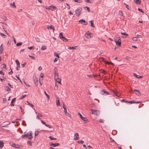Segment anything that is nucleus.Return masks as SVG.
I'll list each match as a JSON object with an SVG mask.
<instances>
[{"mask_svg":"<svg viewBox=\"0 0 149 149\" xmlns=\"http://www.w3.org/2000/svg\"><path fill=\"white\" fill-rule=\"evenodd\" d=\"M119 13L120 15H123V13L122 11H120Z\"/></svg>","mask_w":149,"mask_h":149,"instance_id":"63","label":"nucleus"},{"mask_svg":"<svg viewBox=\"0 0 149 149\" xmlns=\"http://www.w3.org/2000/svg\"><path fill=\"white\" fill-rule=\"evenodd\" d=\"M42 116L41 114L39 113L38 114V115L37 116L36 118L40 120V118H39L38 117H41Z\"/></svg>","mask_w":149,"mask_h":149,"instance_id":"30","label":"nucleus"},{"mask_svg":"<svg viewBox=\"0 0 149 149\" xmlns=\"http://www.w3.org/2000/svg\"><path fill=\"white\" fill-rule=\"evenodd\" d=\"M8 85L12 88H13V86H12L11 84H10L9 83H8Z\"/></svg>","mask_w":149,"mask_h":149,"instance_id":"56","label":"nucleus"},{"mask_svg":"<svg viewBox=\"0 0 149 149\" xmlns=\"http://www.w3.org/2000/svg\"><path fill=\"white\" fill-rule=\"evenodd\" d=\"M50 145L51 146H53V147H56L57 146H58L60 145V144L59 143H52Z\"/></svg>","mask_w":149,"mask_h":149,"instance_id":"13","label":"nucleus"},{"mask_svg":"<svg viewBox=\"0 0 149 149\" xmlns=\"http://www.w3.org/2000/svg\"><path fill=\"white\" fill-rule=\"evenodd\" d=\"M138 10L140 12H142V13H143V10H142L141 9H140V8H139L138 9Z\"/></svg>","mask_w":149,"mask_h":149,"instance_id":"58","label":"nucleus"},{"mask_svg":"<svg viewBox=\"0 0 149 149\" xmlns=\"http://www.w3.org/2000/svg\"><path fill=\"white\" fill-rule=\"evenodd\" d=\"M36 41L38 42H40V39L39 38H36Z\"/></svg>","mask_w":149,"mask_h":149,"instance_id":"57","label":"nucleus"},{"mask_svg":"<svg viewBox=\"0 0 149 149\" xmlns=\"http://www.w3.org/2000/svg\"><path fill=\"white\" fill-rule=\"evenodd\" d=\"M46 8L48 10H51L52 11H53L54 9L56 8V7L54 6H51L47 8Z\"/></svg>","mask_w":149,"mask_h":149,"instance_id":"8","label":"nucleus"},{"mask_svg":"<svg viewBox=\"0 0 149 149\" xmlns=\"http://www.w3.org/2000/svg\"><path fill=\"white\" fill-rule=\"evenodd\" d=\"M100 93L102 95H107L109 94V93L108 92L106 91H104V90H102L101 91Z\"/></svg>","mask_w":149,"mask_h":149,"instance_id":"9","label":"nucleus"},{"mask_svg":"<svg viewBox=\"0 0 149 149\" xmlns=\"http://www.w3.org/2000/svg\"><path fill=\"white\" fill-rule=\"evenodd\" d=\"M13 147L15 148H19V146L18 145H17L15 144L14 143L13 144Z\"/></svg>","mask_w":149,"mask_h":149,"instance_id":"32","label":"nucleus"},{"mask_svg":"<svg viewBox=\"0 0 149 149\" xmlns=\"http://www.w3.org/2000/svg\"><path fill=\"white\" fill-rule=\"evenodd\" d=\"M22 138H24L25 137H26V138H28L29 137V134H24L22 136Z\"/></svg>","mask_w":149,"mask_h":149,"instance_id":"25","label":"nucleus"},{"mask_svg":"<svg viewBox=\"0 0 149 149\" xmlns=\"http://www.w3.org/2000/svg\"><path fill=\"white\" fill-rule=\"evenodd\" d=\"M132 39L133 40V41H136L137 40V37H133L132 38Z\"/></svg>","mask_w":149,"mask_h":149,"instance_id":"42","label":"nucleus"},{"mask_svg":"<svg viewBox=\"0 0 149 149\" xmlns=\"http://www.w3.org/2000/svg\"><path fill=\"white\" fill-rule=\"evenodd\" d=\"M84 8H87V10H88L89 12H90V10L89 9V8H88V7H84Z\"/></svg>","mask_w":149,"mask_h":149,"instance_id":"49","label":"nucleus"},{"mask_svg":"<svg viewBox=\"0 0 149 149\" xmlns=\"http://www.w3.org/2000/svg\"><path fill=\"white\" fill-rule=\"evenodd\" d=\"M90 34V33H86L85 34V36L87 37L88 38H90L91 37Z\"/></svg>","mask_w":149,"mask_h":149,"instance_id":"31","label":"nucleus"},{"mask_svg":"<svg viewBox=\"0 0 149 149\" xmlns=\"http://www.w3.org/2000/svg\"><path fill=\"white\" fill-rule=\"evenodd\" d=\"M99 122L100 123H103L104 120H103V119H101L100 120Z\"/></svg>","mask_w":149,"mask_h":149,"instance_id":"51","label":"nucleus"},{"mask_svg":"<svg viewBox=\"0 0 149 149\" xmlns=\"http://www.w3.org/2000/svg\"><path fill=\"white\" fill-rule=\"evenodd\" d=\"M49 138L51 140H56L57 139L56 138H54L52 137V136H50L49 137Z\"/></svg>","mask_w":149,"mask_h":149,"instance_id":"46","label":"nucleus"},{"mask_svg":"<svg viewBox=\"0 0 149 149\" xmlns=\"http://www.w3.org/2000/svg\"><path fill=\"white\" fill-rule=\"evenodd\" d=\"M76 46L75 47H69L68 48L69 49H76Z\"/></svg>","mask_w":149,"mask_h":149,"instance_id":"36","label":"nucleus"},{"mask_svg":"<svg viewBox=\"0 0 149 149\" xmlns=\"http://www.w3.org/2000/svg\"><path fill=\"white\" fill-rule=\"evenodd\" d=\"M57 68L55 67L54 68V78L55 80L58 79V74Z\"/></svg>","mask_w":149,"mask_h":149,"instance_id":"2","label":"nucleus"},{"mask_svg":"<svg viewBox=\"0 0 149 149\" xmlns=\"http://www.w3.org/2000/svg\"><path fill=\"white\" fill-rule=\"evenodd\" d=\"M124 4L125 5L127 8L129 9L130 10L131 9V8L127 4H126L124 3Z\"/></svg>","mask_w":149,"mask_h":149,"instance_id":"21","label":"nucleus"},{"mask_svg":"<svg viewBox=\"0 0 149 149\" xmlns=\"http://www.w3.org/2000/svg\"><path fill=\"white\" fill-rule=\"evenodd\" d=\"M91 112L92 114H95L97 116L99 115L100 113V112L99 111L97 110H94L92 109L91 110Z\"/></svg>","mask_w":149,"mask_h":149,"instance_id":"3","label":"nucleus"},{"mask_svg":"<svg viewBox=\"0 0 149 149\" xmlns=\"http://www.w3.org/2000/svg\"><path fill=\"white\" fill-rule=\"evenodd\" d=\"M74 1L75 2H77L79 3L81 2V1H79V0H74Z\"/></svg>","mask_w":149,"mask_h":149,"instance_id":"55","label":"nucleus"},{"mask_svg":"<svg viewBox=\"0 0 149 149\" xmlns=\"http://www.w3.org/2000/svg\"><path fill=\"white\" fill-rule=\"evenodd\" d=\"M81 21H83V22H84V23H86V22L85 20L83 19H81L79 20V22H81Z\"/></svg>","mask_w":149,"mask_h":149,"instance_id":"59","label":"nucleus"},{"mask_svg":"<svg viewBox=\"0 0 149 149\" xmlns=\"http://www.w3.org/2000/svg\"><path fill=\"white\" fill-rule=\"evenodd\" d=\"M57 99H58L57 100L56 102V104L57 106H59L60 105V102H59V100L58 98H56Z\"/></svg>","mask_w":149,"mask_h":149,"instance_id":"20","label":"nucleus"},{"mask_svg":"<svg viewBox=\"0 0 149 149\" xmlns=\"http://www.w3.org/2000/svg\"><path fill=\"white\" fill-rule=\"evenodd\" d=\"M122 101L128 103V102L125 99H123Z\"/></svg>","mask_w":149,"mask_h":149,"instance_id":"61","label":"nucleus"},{"mask_svg":"<svg viewBox=\"0 0 149 149\" xmlns=\"http://www.w3.org/2000/svg\"><path fill=\"white\" fill-rule=\"evenodd\" d=\"M100 61H102L104 63H105V62L106 61H105V59L103 58H100Z\"/></svg>","mask_w":149,"mask_h":149,"instance_id":"29","label":"nucleus"},{"mask_svg":"<svg viewBox=\"0 0 149 149\" xmlns=\"http://www.w3.org/2000/svg\"><path fill=\"white\" fill-rule=\"evenodd\" d=\"M87 76L88 77L90 78H93V77H95V76H93V75H87Z\"/></svg>","mask_w":149,"mask_h":149,"instance_id":"47","label":"nucleus"},{"mask_svg":"<svg viewBox=\"0 0 149 149\" xmlns=\"http://www.w3.org/2000/svg\"><path fill=\"white\" fill-rule=\"evenodd\" d=\"M1 17L2 19H3L5 21L8 20L6 18V17L4 16H1Z\"/></svg>","mask_w":149,"mask_h":149,"instance_id":"28","label":"nucleus"},{"mask_svg":"<svg viewBox=\"0 0 149 149\" xmlns=\"http://www.w3.org/2000/svg\"><path fill=\"white\" fill-rule=\"evenodd\" d=\"M22 44V42H18L17 44L16 45L17 46H19L21 45Z\"/></svg>","mask_w":149,"mask_h":149,"instance_id":"39","label":"nucleus"},{"mask_svg":"<svg viewBox=\"0 0 149 149\" xmlns=\"http://www.w3.org/2000/svg\"><path fill=\"white\" fill-rule=\"evenodd\" d=\"M45 95H46L47 98L48 99H49V95L46 93V91H45Z\"/></svg>","mask_w":149,"mask_h":149,"instance_id":"43","label":"nucleus"},{"mask_svg":"<svg viewBox=\"0 0 149 149\" xmlns=\"http://www.w3.org/2000/svg\"><path fill=\"white\" fill-rule=\"evenodd\" d=\"M115 41L116 45L118 46H120L121 44V40L120 38L118 39V40L116 38H115Z\"/></svg>","mask_w":149,"mask_h":149,"instance_id":"4","label":"nucleus"},{"mask_svg":"<svg viewBox=\"0 0 149 149\" xmlns=\"http://www.w3.org/2000/svg\"><path fill=\"white\" fill-rule=\"evenodd\" d=\"M58 59L57 58H56L54 59V62H56V61H58Z\"/></svg>","mask_w":149,"mask_h":149,"instance_id":"64","label":"nucleus"},{"mask_svg":"<svg viewBox=\"0 0 149 149\" xmlns=\"http://www.w3.org/2000/svg\"><path fill=\"white\" fill-rule=\"evenodd\" d=\"M39 132L38 131H36L35 132V136H37L38 134V133H39Z\"/></svg>","mask_w":149,"mask_h":149,"instance_id":"40","label":"nucleus"},{"mask_svg":"<svg viewBox=\"0 0 149 149\" xmlns=\"http://www.w3.org/2000/svg\"><path fill=\"white\" fill-rule=\"evenodd\" d=\"M10 5L12 6H13L14 8H16V6L15 5V3L14 2H13V4L11 3H10Z\"/></svg>","mask_w":149,"mask_h":149,"instance_id":"44","label":"nucleus"},{"mask_svg":"<svg viewBox=\"0 0 149 149\" xmlns=\"http://www.w3.org/2000/svg\"><path fill=\"white\" fill-rule=\"evenodd\" d=\"M128 103H130L131 104H132L133 103H140V102H134L133 101H130Z\"/></svg>","mask_w":149,"mask_h":149,"instance_id":"26","label":"nucleus"},{"mask_svg":"<svg viewBox=\"0 0 149 149\" xmlns=\"http://www.w3.org/2000/svg\"><path fill=\"white\" fill-rule=\"evenodd\" d=\"M135 2L137 4H140L141 3V2L139 0H134Z\"/></svg>","mask_w":149,"mask_h":149,"instance_id":"23","label":"nucleus"},{"mask_svg":"<svg viewBox=\"0 0 149 149\" xmlns=\"http://www.w3.org/2000/svg\"><path fill=\"white\" fill-rule=\"evenodd\" d=\"M15 62L17 64L16 70H19V68H20L19 62L17 60H16Z\"/></svg>","mask_w":149,"mask_h":149,"instance_id":"7","label":"nucleus"},{"mask_svg":"<svg viewBox=\"0 0 149 149\" xmlns=\"http://www.w3.org/2000/svg\"><path fill=\"white\" fill-rule=\"evenodd\" d=\"M54 54L55 56L57 57L58 58H59V56L58 55V54H57L56 52L54 53Z\"/></svg>","mask_w":149,"mask_h":149,"instance_id":"45","label":"nucleus"},{"mask_svg":"<svg viewBox=\"0 0 149 149\" xmlns=\"http://www.w3.org/2000/svg\"><path fill=\"white\" fill-rule=\"evenodd\" d=\"M6 122H3L2 124L3 125L2 126L3 127H8L7 126L8 125L10 124V123H8L7 124H5V123H6Z\"/></svg>","mask_w":149,"mask_h":149,"instance_id":"14","label":"nucleus"},{"mask_svg":"<svg viewBox=\"0 0 149 149\" xmlns=\"http://www.w3.org/2000/svg\"><path fill=\"white\" fill-rule=\"evenodd\" d=\"M121 34L125 35V36H128V34H127L126 33L124 32V33H121Z\"/></svg>","mask_w":149,"mask_h":149,"instance_id":"41","label":"nucleus"},{"mask_svg":"<svg viewBox=\"0 0 149 149\" xmlns=\"http://www.w3.org/2000/svg\"><path fill=\"white\" fill-rule=\"evenodd\" d=\"M59 37H60V38L63 41L66 42H67L68 41V39H67L63 36L62 33H60Z\"/></svg>","mask_w":149,"mask_h":149,"instance_id":"5","label":"nucleus"},{"mask_svg":"<svg viewBox=\"0 0 149 149\" xmlns=\"http://www.w3.org/2000/svg\"><path fill=\"white\" fill-rule=\"evenodd\" d=\"M20 108L21 109V111L23 112V113L24 114V110L22 109L21 107H20Z\"/></svg>","mask_w":149,"mask_h":149,"instance_id":"60","label":"nucleus"},{"mask_svg":"<svg viewBox=\"0 0 149 149\" xmlns=\"http://www.w3.org/2000/svg\"><path fill=\"white\" fill-rule=\"evenodd\" d=\"M28 138L29 139H32V134L31 133H30V134L29 135Z\"/></svg>","mask_w":149,"mask_h":149,"instance_id":"38","label":"nucleus"},{"mask_svg":"<svg viewBox=\"0 0 149 149\" xmlns=\"http://www.w3.org/2000/svg\"><path fill=\"white\" fill-rule=\"evenodd\" d=\"M0 74L3 75L4 74V73L2 71H0Z\"/></svg>","mask_w":149,"mask_h":149,"instance_id":"62","label":"nucleus"},{"mask_svg":"<svg viewBox=\"0 0 149 149\" xmlns=\"http://www.w3.org/2000/svg\"><path fill=\"white\" fill-rule=\"evenodd\" d=\"M134 75L135 76V77L137 78H141L143 77V76H139V75H136L135 73H134Z\"/></svg>","mask_w":149,"mask_h":149,"instance_id":"24","label":"nucleus"},{"mask_svg":"<svg viewBox=\"0 0 149 149\" xmlns=\"http://www.w3.org/2000/svg\"><path fill=\"white\" fill-rule=\"evenodd\" d=\"M38 79H37L36 76L35 75L33 76V81L34 82L35 84L37 85V82L38 81Z\"/></svg>","mask_w":149,"mask_h":149,"instance_id":"6","label":"nucleus"},{"mask_svg":"<svg viewBox=\"0 0 149 149\" xmlns=\"http://www.w3.org/2000/svg\"><path fill=\"white\" fill-rule=\"evenodd\" d=\"M0 35L4 38H5L6 37V35L2 33H0Z\"/></svg>","mask_w":149,"mask_h":149,"instance_id":"37","label":"nucleus"},{"mask_svg":"<svg viewBox=\"0 0 149 149\" xmlns=\"http://www.w3.org/2000/svg\"><path fill=\"white\" fill-rule=\"evenodd\" d=\"M64 112H65V114L67 116H68L69 117L70 116V114L68 113L67 112V108H64Z\"/></svg>","mask_w":149,"mask_h":149,"instance_id":"15","label":"nucleus"},{"mask_svg":"<svg viewBox=\"0 0 149 149\" xmlns=\"http://www.w3.org/2000/svg\"><path fill=\"white\" fill-rule=\"evenodd\" d=\"M29 56L32 59L35 60V58L33 56L29 55Z\"/></svg>","mask_w":149,"mask_h":149,"instance_id":"48","label":"nucleus"},{"mask_svg":"<svg viewBox=\"0 0 149 149\" xmlns=\"http://www.w3.org/2000/svg\"><path fill=\"white\" fill-rule=\"evenodd\" d=\"M134 91H136V93L137 95L138 96H140L141 95V94L139 92V90H134Z\"/></svg>","mask_w":149,"mask_h":149,"instance_id":"19","label":"nucleus"},{"mask_svg":"<svg viewBox=\"0 0 149 149\" xmlns=\"http://www.w3.org/2000/svg\"><path fill=\"white\" fill-rule=\"evenodd\" d=\"M82 10V8L81 7H78L75 11V13L77 15V16L78 17L79 16L81 13Z\"/></svg>","mask_w":149,"mask_h":149,"instance_id":"1","label":"nucleus"},{"mask_svg":"<svg viewBox=\"0 0 149 149\" xmlns=\"http://www.w3.org/2000/svg\"><path fill=\"white\" fill-rule=\"evenodd\" d=\"M26 64V63L24 62L23 64H22V67H24L25 66Z\"/></svg>","mask_w":149,"mask_h":149,"instance_id":"50","label":"nucleus"},{"mask_svg":"<svg viewBox=\"0 0 149 149\" xmlns=\"http://www.w3.org/2000/svg\"><path fill=\"white\" fill-rule=\"evenodd\" d=\"M27 143L30 146L31 145V143L30 141H28L27 142Z\"/></svg>","mask_w":149,"mask_h":149,"instance_id":"52","label":"nucleus"},{"mask_svg":"<svg viewBox=\"0 0 149 149\" xmlns=\"http://www.w3.org/2000/svg\"><path fill=\"white\" fill-rule=\"evenodd\" d=\"M77 142L78 143H83L84 142V141L82 140H81L79 141H77Z\"/></svg>","mask_w":149,"mask_h":149,"instance_id":"54","label":"nucleus"},{"mask_svg":"<svg viewBox=\"0 0 149 149\" xmlns=\"http://www.w3.org/2000/svg\"><path fill=\"white\" fill-rule=\"evenodd\" d=\"M28 49H34V47L33 46H31V47H28Z\"/></svg>","mask_w":149,"mask_h":149,"instance_id":"53","label":"nucleus"},{"mask_svg":"<svg viewBox=\"0 0 149 149\" xmlns=\"http://www.w3.org/2000/svg\"><path fill=\"white\" fill-rule=\"evenodd\" d=\"M5 90L7 91H10L11 89L8 86H7L5 88Z\"/></svg>","mask_w":149,"mask_h":149,"instance_id":"22","label":"nucleus"},{"mask_svg":"<svg viewBox=\"0 0 149 149\" xmlns=\"http://www.w3.org/2000/svg\"><path fill=\"white\" fill-rule=\"evenodd\" d=\"M74 137H75L74 138V140L76 141L79 138V134L78 133H75L74 134Z\"/></svg>","mask_w":149,"mask_h":149,"instance_id":"12","label":"nucleus"},{"mask_svg":"<svg viewBox=\"0 0 149 149\" xmlns=\"http://www.w3.org/2000/svg\"><path fill=\"white\" fill-rule=\"evenodd\" d=\"M78 113V114L79 115L81 118L82 119L84 120V121H87V119L86 118L83 117L80 113L79 112Z\"/></svg>","mask_w":149,"mask_h":149,"instance_id":"11","label":"nucleus"},{"mask_svg":"<svg viewBox=\"0 0 149 149\" xmlns=\"http://www.w3.org/2000/svg\"><path fill=\"white\" fill-rule=\"evenodd\" d=\"M26 102L31 107H33V105L32 104L30 103L28 101H27Z\"/></svg>","mask_w":149,"mask_h":149,"instance_id":"33","label":"nucleus"},{"mask_svg":"<svg viewBox=\"0 0 149 149\" xmlns=\"http://www.w3.org/2000/svg\"><path fill=\"white\" fill-rule=\"evenodd\" d=\"M4 143L2 141H0V148H2L3 146Z\"/></svg>","mask_w":149,"mask_h":149,"instance_id":"18","label":"nucleus"},{"mask_svg":"<svg viewBox=\"0 0 149 149\" xmlns=\"http://www.w3.org/2000/svg\"><path fill=\"white\" fill-rule=\"evenodd\" d=\"M41 122L43 124L45 125L46 126L49 128H52L51 125H49L48 124H46V123L43 121L41 120Z\"/></svg>","mask_w":149,"mask_h":149,"instance_id":"10","label":"nucleus"},{"mask_svg":"<svg viewBox=\"0 0 149 149\" xmlns=\"http://www.w3.org/2000/svg\"><path fill=\"white\" fill-rule=\"evenodd\" d=\"M47 49V47L46 46H42L41 47V49L42 50H44Z\"/></svg>","mask_w":149,"mask_h":149,"instance_id":"34","label":"nucleus"},{"mask_svg":"<svg viewBox=\"0 0 149 149\" xmlns=\"http://www.w3.org/2000/svg\"><path fill=\"white\" fill-rule=\"evenodd\" d=\"M16 98H14L11 101V106H14V104H13V103L14 102Z\"/></svg>","mask_w":149,"mask_h":149,"instance_id":"17","label":"nucleus"},{"mask_svg":"<svg viewBox=\"0 0 149 149\" xmlns=\"http://www.w3.org/2000/svg\"><path fill=\"white\" fill-rule=\"evenodd\" d=\"M56 81L59 84H61V80L60 79L58 78V79H56Z\"/></svg>","mask_w":149,"mask_h":149,"instance_id":"27","label":"nucleus"},{"mask_svg":"<svg viewBox=\"0 0 149 149\" xmlns=\"http://www.w3.org/2000/svg\"><path fill=\"white\" fill-rule=\"evenodd\" d=\"M91 23V25L93 27H94V26L93 24V20H92V21H91L90 22Z\"/></svg>","mask_w":149,"mask_h":149,"instance_id":"35","label":"nucleus"},{"mask_svg":"<svg viewBox=\"0 0 149 149\" xmlns=\"http://www.w3.org/2000/svg\"><path fill=\"white\" fill-rule=\"evenodd\" d=\"M47 28L48 29H53V31H54V28L53 26L52 25H51L50 26H47Z\"/></svg>","mask_w":149,"mask_h":149,"instance_id":"16","label":"nucleus"}]
</instances>
